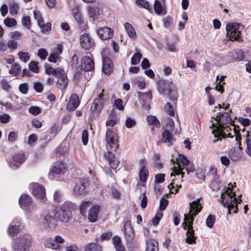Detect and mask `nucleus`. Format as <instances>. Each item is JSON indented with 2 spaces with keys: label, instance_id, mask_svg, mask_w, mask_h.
<instances>
[{
  "label": "nucleus",
  "instance_id": "nucleus-1",
  "mask_svg": "<svg viewBox=\"0 0 251 251\" xmlns=\"http://www.w3.org/2000/svg\"><path fill=\"white\" fill-rule=\"evenodd\" d=\"M214 118L217 123L212 124L210 126V128L216 127V129L212 131L214 137L216 138L213 141V143H215L218 140H221L222 138H225L226 137L233 138L234 135L232 136L231 133H228L226 136V134L224 133V130H231V127L234 126L233 125L234 121L231 118L229 113L227 112H219Z\"/></svg>",
  "mask_w": 251,
  "mask_h": 251
},
{
  "label": "nucleus",
  "instance_id": "nucleus-2",
  "mask_svg": "<svg viewBox=\"0 0 251 251\" xmlns=\"http://www.w3.org/2000/svg\"><path fill=\"white\" fill-rule=\"evenodd\" d=\"M228 187L226 191L221 194V202L223 205L227 208V213L230 214L232 213H236L238 211L237 199L235 198V193L232 192L231 188Z\"/></svg>",
  "mask_w": 251,
  "mask_h": 251
},
{
  "label": "nucleus",
  "instance_id": "nucleus-3",
  "mask_svg": "<svg viewBox=\"0 0 251 251\" xmlns=\"http://www.w3.org/2000/svg\"><path fill=\"white\" fill-rule=\"evenodd\" d=\"M185 217L184 222L183 223V227L184 229L187 228L186 233L187 237L185 239L186 243L189 244H195L196 243V237L194 236V230L193 228V217L189 216L188 219Z\"/></svg>",
  "mask_w": 251,
  "mask_h": 251
},
{
  "label": "nucleus",
  "instance_id": "nucleus-4",
  "mask_svg": "<svg viewBox=\"0 0 251 251\" xmlns=\"http://www.w3.org/2000/svg\"><path fill=\"white\" fill-rule=\"evenodd\" d=\"M207 180L210 181L211 188L213 190L220 189L221 180L217 174V169L214 167H211L207 174Z\"/></svg>",
  "mask_w": 251,
  "mask_h": 251
},
{
  "label": "nucleus",
  "instance_id": "nucleus-5",
  "mask_svg": "<svg viewBox=\"0 0 251 251\" xmlns=\"http://www.w3.org/2000/svg\"><path fill=\"white\" fill-rule=\"evenodd\" d=\"M30 244V240L23 236L14 240L12 247L15 251H28Z\"/></svg>",
  "mask_w": 251,
  "mask_h": 251
},
{
  "label": "nucleus",
  "instance_id": "nucleus-6",
  "mask_svg": "<svg viewBox=\"0 0 251 251\" xmlns=\"http://www.w3.org/2000/svg\"><path fill=\"white\" fill-rule=\"evenodd\" d=\"M56 87L62 91L65 90L67 87L69 79L64 69L58 70V75L56 76Z\"/></svg>",
  "mask_w": 251,
  "mask_h": 251
},
{
  "label": "nucleus",
  "instance_id": "nucleus-7",
  "mask_svg": "<svg viewBox=\"0 0 251 251\" xmlns=\"http://www.w3.org/2000/svg\"><path fill=\"white\" fill-rule=\"evenodd\" d=\"M106 140L110 148L114 151H116L119 149L118 143V136L112 130H108L106 133Z\"/></svg>",
  "mask_w": 251,
  "mask_h": 251
},
{
  "label": "nucleus",
  "instance_id": "nucleus-8",
  "mask_svg": "<svg viewBox=\"0 0 251 251\" xmlns=\"http://www.w3.org/2000/svg\"><path fill=\"white\" fill-rule=\"evenodd\" d=\"M26 157L25 153L23 151L14 153L12 155L13 161L9 163L10 167L14 169H17L25 161Z\"/></svg>",
  "mask_w": 251,
  "mask_h": 251
},
{
  "label": "nucleus",
  "instance_id": "nucleus-9",
  "mask_svg": "<svg viewBox=\"0 0 251 251\" xmlns=\"http://www.w3.org/2000/svg\"><path fill=\"white\" fill-rule=\"evenodd\" d=\"M80 44L81 47L85 50H90L95 46L93 39L88 33H84L79 37Z\"/></svg>",
  "mask_w": 251,
  "mask_h": 251
},
{
  "label": "nucleus",
  "instance_id": "nucleus-10",
  "mask_svg": "<svg viewBox=\"0 0 251 251\" xmlns=\"http://www.w3.org/2000/svg\"><path fill=\"white\" fill-rule=\"evenodd\" d=\"M138 96L140 99L142 107L147 110L150 108V104L152 99V95L151 91L143 93L138 92Z\"/></svg>",
  "mask_w": 251,
  "mask_h": 251
},
{
  "label": "nucleus",
  "instance_id": "nucleus-11",
  "mask_svg": "<svg viewBox=\"0 0 251 251\" xmlns=\"http://www.w3.org/2000/svg\"><path fill=\"white\" fill-rule=\"evenodd\" d=\"M55 218L60 221L68 222L71 218L72 214L68 211L63 209L61 207L56 208L54 212Z\"/></svg>",
  "mask_w": 251,
  "mask_h": 251
},
{
  "label": "nucleus",
  "instance_id": "nucleus-12",
  "mask_svg": "<svg viewBox=\"0 0 251 251\" xmlns=\"http://www.w3.org/2000/svg\"><path fill=\"white\" fill-rule=\"evenodd\" d=\"M88 185L89 182L87 179L79 178L74 188V193L77 195L84 194L87 192L86 188Z\"/></svg>",
  "mask_w": 251,
  "mask_h": 251
},
{
  "label": "nucleus",
  "instance_id": "nucleus-13",
  "mask_svg": "<svg viewBox=\"0 0 251 251\" xmlns=\"http://www.w3.org/2000/svg\"><path fill=\"white\" fill-rule=\"evenodd\" d=\"M173 84L172 79L169 80L161 79L157 82V90L161 95H165L170 89Z\"/></svg>",
  "mask_w": 251,
  "mask_h": 251
},
{
  "label": "nucleus",
  "instance_id": "nucleus-14",
  "mask_svg": "<svg viewBox=\"0 0 251 251\" xmlns=\"http://www.w3.org/2000/svg\"><path fill=\"white\" fill-rule=\"evenodd\" d=\"M21 229V220L20 219L16 218L9 226L7 229V233L9 236H14L20 232Z\"/></svg>",
  "mask_w": 251,
  "mask_h": 251
},
{
  "label": "nucleus",
  "instance_id": "nucleus-15",
  "mask_svg": "<svg viewBox=\"0 0 251 251\" xmlns=\"http://www.w3.org/2000/svg\"><path fill=\"white\" fill-rule=\"evenodd\" d=\"M190 210L188 214H184V217L186 216L188 219V216H191L193 217H195L201 210L202 206L200 203V201L198 199L197 201H193L190 203Z\"/></svg>",
  "mask_w": 251,
  "mask_h": 251
},
{
  "label": "nucleus",
  "instance_id": "nucleus-16",
  "mask_svg": "<svg viewBox=\"0 0 251 251\" xmlns=\"http://www.w3.org/2000/svg\"><path fill=\"white\" fill-rule=\"evenodd\" d=\"M30 188L32 190L33 195L37 198L43 199L45 197V189L40 184L33 183L30 185Z\"/></svg>",
  "mask_w": 251,
  "mask_h": 251
},
{
  "label": "nucleus",
  "instance_id": "nucleus-17",
  "mask_svg": "<svg viewBox=\"0 0 251 251\" xmlns=\"http://www.w3.org/2000/svg\"><path fill=\"white\" fill-rule=\"evenodd\" d=\"M81 66L85 72L93 71L95 68L94 61L91 57L85 56L82 59Z\"/></svg>",
  "mask_w": 251,
  "mask_h": 251
},
{
  "label": "nucleus",
  "instance_id": "nucleus-18",
  "mask_svg": "<svg viewBox=\"0 0 251 251\" xmlns=\"http://www.w3.org/2000/svg\"><path fill=\"white\" fill-rule=\"evenodd\" d=\"M97 33L102 40H107L113 36V30L108 27H100Z\"/></svg>",
  "mask_w": 251,
  "mask_h": 251
},
{
  "label": "nucleus",
  "instance_id": "nucleus-19",
  "mask_svg": "<svg viewBox=\"0 0 251 251\" xmlns=\"http://www.w3.org/2000/svg\"><path fill=\"white\" fill-rule=\"evenodd\" d=\"M79 101L78 97L75 94L72 95L67 104V109L70 111H74L79 105Z\"/></svg>",
  "mask_w": 251,
  "mask_h": 251
},
{
  "label": "nucleus",
  "instance_id": "nucleus-20",
  "mask_svg": "<svg viewBox=\"0 0 251 251\" xmlns=\"http://www.w3.org/2000/svg\"><path fill=\"white\" fill-rule=\"evenodd\" d=\"M105 156L108 160L109 165L113 169H116L119 164V159L111 152L105 153Z\"/></svg>",
  "mask_w": 251,
  "mask_h": 251
},
{
  "label": "nucleus",
  "instance_id": "nucleus-21",
  "mask_svg": "<svg viewBox=\"0 0 251 251\" xmlns=\"http://www.w3.org/2000/svg\"><path fill=\"white\" fill-rule=\"evenodd\" d=\"M66 167L65 164L61 161H57L55 162L51 168L52 173L55 174H62L66 171Z\"/></svg>",
  "mask_w": 251,
  "mask_h": 251
},
{
  "label": "nucleus",
  "instance_id": "nucleus-22",
  "mask_svg": "<svg viewBox=\"0 0 251 251\" xmlns=\"http://www.w3.org/2000/svg\"><path fill=\"white\" fill-rule=\"evenodd\" d=\"M228 154L231 160L237 161L242 157L241 149L240 147L236 148H233L229 150Z\"/></svg>",
  "mask_w": 251,
  "mask_h": 251
},
{
  "label": "nucleus",
  "instance_id": "nucleus-23",
  "mask_svg": "<svg viewBox=\"0 0 251 251\" xmlns=\"http://www.w3.org/2000/svg\"><path fill=\"white\" fill-rule=\"evenodd\" d=\"M103 95L100 93L98 98H96L94 100L93 105L91 106V110L95 111L100 110L102 104L104 103V99L103 98Z\"/></svg>",
  "mask_w": 251,
  "mask_h": 251
},
{
  "label": "nucleus",
  "instance_id": "nucleus-24",
  "mask_svg": "<svg viewBox=\"0 0 251 251\" xmlns=\"http://www.w3.org/2000/svg\"><path fill=\"white\" fill-rule=\"evenodd\" d=\"M113 70V64L111 60L107 57L103 59V72L106 75L110 74Z\"/></svg>",
  "mask_w": 251,
  "mask_h": 251
},
{
  "label": "nucleus",
  "instance_id": "nucleus-25",
  "mask_svg": "<svg viewBox=\"0 0 251 251\" xmlns=\"http://www.w3.org/2000/svg\"><path fill=\"white\" fill-rule=\"evenodd\" d=\"M241 25L239 23H228L226 25V35L229 34H232L234 32H238L241 33V31L240 30V27Z\"/></svg>",
  "mask_w": 251,
  "mask_h": 251
},
{
  "label": "nucleus",
  "instance_id": "nucleus-26",
  "mask_svg": "<svg viewBox=\"0 0 251 251\" xmlns=\"http://www.w3.org/2000/svg\"><path fill=\"white\" fill-rule=\"evenodd\" d=\"M88 14L89 18H92L93 21L98 19L100 15L99 8L96 5H90L88 8Z\"/></svg>",
  "mask_w": 251,
  "mask_h": 251
},
{
  "label": "nucleus",
  "instance_id": "nucleus-27",
  "mask_svg": "<svg viewBox=\"0 0 251 251\" xmlns=\"http://www.w3.org/2000/svg\"><path fill=\"white\" fill-rule=\"evenodd\" d=\"M146 251H158V243L156 241L149 239L146 240Z\"/></svg>",
  "mask_w": 251,
  "mask_h": 251
},
{
  "label": "nucleus",
  "instance_id": "nucleus-28",
  "mask_svg": "<svg viewBox=\"0 0 251 251\" xmlns=\"http://www.w3.org/2000/svg\"><path fill=\"white\" fill-rule=\"evenodd\" d=\"M99 211V206H94L90 209L89 211L88 219L91 222H95L97 220Z\"/></svg>",
  "mask_w": 251,
  "mask_h": 251
},
{
  "label": "nucleus",
  "instance_id": "nucleus-29",
  "mask_svg": "<svg viewBox=\"0 0 251 251\" xmlns=\"http://www.w3.org/2000/svg\"><path fill=\"white\" fill-rule=\"evenodd\" d=\"M154 10L156 14L158 15H166L167 14L166 8L163 6L158 0H155Z\"/></svg>",
  "mask_w": 251,
  "mask_h": 251
},
{
  "label": "nucleus",
  "instance_id": "nucleus-30",
  "mask_svg": "<svg viewBox=\"0 0 251 251\" xmlns=\"http://www.w3.org/2000/svg\"><path fill=\"white\" fill-rule=\"evenodd\" d=\"M44 243L46 248L53 250H58L60 247V245H57L56 242H55L54 239L51 238H46L44 240Z\"/></svg>",
  "mask_w": 251,
  "mask_h": 251
},
{
  "label": "nucleus",
  "instance_id": "nucleus-31",
  "mask_svg": "<svg viewBox=\"0 0 251 251\" xmlns=\"http://www.w3.org/2000/svg\"><path fill=\"white\" fill-rule=\"evenodd\" d=\"M124 232L127 240H131L134 236V232L132 227L127 223L125 225Z\"/></svg>",
  "mask_w": 251,
  "mask_h": 251
},
{
  "label": "nucleus",
  "instance_id": "nucleus-32",
  "mask_svg": "<svg viewBox=\"0 0 251 251\" xmlns=\"http://www.w3.org/2000/svg\"><path fill=\"white\" fill-rule=\"evenodd\" d=\"M45 73L49 75L56 76L58 75V70H62L60 67L56 69L51 67L50 64L47 63L45 65Z\"/></svg>",
  "mask_w": 251,
  "mask_h": 251
},
{
  "label": "nucleus",
  "instance_id": "nucleus-33",
  "mask_svg": "<svg viewBox=\"0 0 251 251\" xmlns=\"http://www.w3.org/2000/svg\"><path fill=\"white\" fill-rule=\"evenodd\" d=\"M176 164L177 165V166L174 167L173 172L171 173V176L181 175V178H183L185 173L183 172L182 171L184 170V167H182L179 164V162H177Z\"/></svg>",
  "mask_w": 251,
  "mask_h": 251
},
{
  "label": "nucleus",
  "instance_id": "nucleus-34",
  "mask_svg": "<svg viewBox=\"0 0 251 251\" xmlns=\"http://www.w3.org/2000/svg\"><path fill=\"white\" fill-rule=\"evenodd\" d=\"M31 198L26 195H23L19 199L20 203L25 206L29 205L31 203Z\"/></svg>",
  "mask_w": 251,
  "mask_h": 251
},
{
  "label": "nucleus",
  "instance_id": "nucleus-35",
  "mask_svg": "<svg viewBox=\"0 0 251 251\" xmlns=\"http://www.w3.org/2000/svg\"><path fill=\"white\" fill-rule=\"evenodd\" d=\"M173 139V135L168 129H166L162 133V138L161 139L162 143H171Z\"/></svg>",
  "mask_w": 251,
  "mask_h": 251
},
{
  "label": "nucleus",
  "instance_id": "nucleus-36",
  "mask_svg": "<svg viewBox=\"0 0 251 251\" xmlns=\"http://www.w3.org/2000/svg\"><path fill=\"white\" fill-rule=\"evenodd\" d=\"M61 207L66 210V211H68V212H70V214H72V211L75 210L76 208V205L75 204L71 201H67L63 203Z\"/></svg>",
  "mask_w": 251,
  "mask_h": 251
},
{
  "label": "nucleus",
  "instance_id": "nucleus-37",
  "mask_svg": "<svg viewBox=\"0 0 251 251\" xmlns=\"http://www.w3.org/2000/svg\"><path fill=\"white\" fill-rule=\"evenodd\" d=\"M125 28L130 38H133L136 36V32L134 28L132 27L131 24L128 23L125 24Z\"/></svg>",
  "mask_w": 251,
  "mask_h": 251
},
{
  "label": "nucleus",
  "instance_id": "nucleus-38",
  "mask_svg": "<svg viewBox=\"0 0 251 251\" xmlns=\"http://www.w3.org/2000/svg\"><path fill=\"white\" fill-rule=\"evenodd\" d=\"M135 3L139 8H144L149 11L151 9L149 3L146 0H136Z\"/></svg>",
  "mask_w": 251,
  "mask_h": 251
},
{
  "label": "nucleus",
  "instance_id": "nucleus-39",
  "mask_svg": "<svg viewBox=\"0 0 251 251\" xmlns=\"http://www.w3.org/2000/svg\"><path fill=\"white\" fill-rule=\"evenodd\" d=\"M166 94L169 96L170 99L173 101H176L177 100L178 94L173 84Z\"/></svg>",
  "mask_w": 251,
  "mask_h": 251
},
{
  "label": "nucleus",
  "instance_id": "nucleus-40",
  "mask_svg": "<svg viewBox=\"0 0 251 251\" xmlns=\"http://www.w3.org/2000/svg\"><path fill=\"white\" fill-rule=\"evenodd\" d=\"M164 26L165 28H172L174 26L173 19L171 17L167 16L162 19Z\"/></svg>",
  "mask_w": 251,
  "mask_h": 251
},
{
  "label": "nucleus",
  "instance_id": "nucleus-41",
  "mask_svg": "<svg viewBox=\"0 0 251 251\" xmlns=\"http://www.w3.org/2000/svg\"><path fill=\"white\" fill-rule=\"evenodd\" d=\"M91 205V203L90 201H82L80 205L79 210L81 214L83 216H85L87 209Z\"/></svg>",
  "mask_w": 251,
  "mask_h": 251
},
{
  "label": "nucleus",
  "instance_id": "nucleus-42",
  "mask_svg": "<svg viewBox=\"0 0 251 251\" xmlns=\"http://www.w3.org/2000/svg\"><path fill=\"white\" fill-rule=\"evenodd\" d=\"M85 251H101V246L95 243L88 244L85 249Z\"/></svg>",
  "mask_w": 251,
  "mask_h": 251
},
{
  "label": "nucleus",
  "instance_id": "nucleus-43",
  "mask_svg": "<svg viewBox=\"0 0 251 251\" xmlns=\"http://www.w3.org/2000/svg\"><path fill=\"white\" fill-rule=\"evenodd\" d=\"M21 67L17 63H14L11 66V69L9 70L10 74L13 75L14 76H17L20 72Z\"/></svg>",
  "mask_w": 251,
  "mask_h": 251
},
{
  "label": "nucleus",
  "instance_id": "nucleus-44",
  "mask_svg": "<svg viewBox=\"0 0 251 251\" xmlns=\"http://www.w3.org/2000/svg\"><path fill=\"white\" fill-rule=\"evenodd\" d=\"M147 120L149 124L154 125L156 127H159L160 126L159 120L155 116H149L147 117Z\"/></svg>",
  "mask_w": 251,
  "mask_h": 251
},
{
  "label": "nucleus",
  "instance_id": "nucleus-45",
  "mask_svg": "<svg viewBox=\"0 0 251 251\" xmlns=\"http://www.w3.org/2000/svg\"><path fill=\"white\" fill-rule=\"evenodd\" d=\"M112 243L115 249L119 248H123L124 246L122 244V240L120 237L114 236L112 238Z\"/></svg>",
  "mask_w": 251,
  "mask_h": 251
},
{
  "label": "nucleus",
  "instance_id": "nucleus-46",
  "mask_svg": "<svg viewBox=\"0 0 251 251\" xmlns=\"http://www.w3.org/2000/svg\"><path fill=\"white\" fill-rule=\"evenodd\" d=\"M241 33H239L237 32L232 33V34H229L226 35L227 36L229 37V39L231 41H237L241 42L243 41V39L241 36Z\"/></svg>",
  "mask_w": 251,
  "mask_h": 251
},
{
  "label": "nucleus",
  "instance_id": "nucleus-47",
  "mask_svg": "<svg viewBox=\"0 0 251 251\" xmlns=\"http://www.w3.org/2000/svg\"><path fill=\"white\" fill-rule=\"evenodd\" d=\"M163 216L162 213H158L154 217H153L150 222L149 224V226L153 225L154 226H156L158 225L159 221L161 218Z\"/></svg>",
  "mask_w": 251,
  "mask_h": 251
},
{
  "label": "nucleus",
  "instance_id": "nucleus-48",
  "mask_svg": "<svg viewBox=\"0 0 251 251\" xmlns=\"http://www.w3.org/2000/svg\"><path fill=\"white\" fill-rule=\"evenodd\" d=\"M74 17L75 19V20L77 22V23L80 25H81V27L83 28V26L85 27L86 26V25L84 23L83 18L82 17V16L81 14L78 12H75L74 14ZM84 29H85V27H84Z\"/></svg>",
  "mask_w": 251,
  "mask_h": 251
},
{
  "label": "nucleus",
  "instance_id": "nucleus-49",
  "mask_svg": "<svg viewBox=\"0 0 251 251\" xmlns=\"http://www.w3.org/2000/svg\"><path fill=\"white\" fill-rule=\"evenodd\" d=\"M148 170L147 169H140L139 172V177L142 182H146L148 177Z\"/></svg>",
  "mask_w": 251,
  "mask_h": 251
},
{
  "label": "nucleus",
  "instance_id": "nucleus-50",
  "mask_svg": "<svg viewBox=\"0 0 251 251\" xmlns=\"http://www.w3.org/2000/svg\"><path fill=\"white\" fill-rule=\"evenodd\" d=\"M33 16L34 19L37 21L38 25H40L41 24H43V23H44L42 15L39 11L34 10Z\"/></svg>",
  "mask_w": 251,
  "mask_h": 251
},
{
  "label": "nucleus",
  "instance_id": "nucleus-51",
  "mask_svg": "<svg viewBox=\"0 0 251 251\" xmlns=\"http://www.w3.org/2000/svg\"><path fill=\"white\" fill-rule=\"evenodd\" d=\"M142 57V55L140 53L137 52L135 53L131 58V64L137 65L139 64Z\"/></svg>",
  "mask_w": 251,
  "mask_h": 251
},
{
  "label": "nucleus",
  "instance_id": "nucleus-52",
  "mask_svg": "<svg viewBox=\"0 0 251 251\" xmlns=\"http://www.w3.org/2000/svg\"><path fill=\"white\" fill-rule=\"evenodd\" d=\"M0 84L2 89L5 91L8 92L11 89V86L9 83L5 78H2L0 80Z\"/></svg>",
  "mask_w": 251,
  "mask_h": 251
},
{
  "label": "nucleus",
  "instance_id": "nucleus-53",
  "mask_svg": "<svg viewBox=\"0 0 251 251\" xmlns=\"http://www.w3.org/2000/svg\"><path fill=\"white\" fill-rule=\"evenodd\" d=\"M54 201L56 203H59L63 200V196L60 191H56L53 196Z\"/></svg>",
  "mask_w": 251,
  "mask_h": 251
},
{
  "label": "nucleus",
  "instance_id": "nucleus-54",
  "mask_svg": "<svg viewBox=\"0 0 251 251\" xmlns=\"http://www.w3.org/2000/svg\"><path fill=\"white\" fill-rule=\"evenodd\" d=\"M215 220L216 218L214 215H210L208 216L206 220V226L209 228H212L215 222Z\"/></svg>",
  "mask_w": 251,
  "mask_h": 251
},
{
  "label": "nucleus",
  "instance_id": "nucleus-55",
  "mask_svg": "<svg viewBox=\"0 0 251 251\" xmlns=\"http://www.w3.org/2000/svg\"><path fill=\"white\" fill-rule=\"evenodd\" d=\"M38 65V63L37 62L31 61L28 65L29 69L35 73H37L39 71Z\"/></svg>",
  "mask_w": 251,
  "mask_h": 251
},
{
  "label": "nucleus",
  "instance_id": "nucleus-56",
  "mask_svg": "<svg viewBox=\"0 0 251 251\" xmlns=\"http://www.w3.org/2000/svg\"><path fill=\"white\" fill-rule=\"evenodd\" d=\"M18 55L20 60L24 62H26L30 59V56L28 52L20 51Z\"/></svg>",
  "mask_w": 251,
  "mask_h": 251
},
{
  "label": "nucleus",
  "instance_id": "nucleus-57",
  "mask_svg": "<svg viewBox=\"0 0 251 251\" xmlns=\"http://www.w3.org/2000/svg\"><path fill=\"white\" fill-rule=\"evenodd\" d=\"M4 25L7 27H12L16 25L17 22L13 18H7L4 20Z\"/></svg>",
  "mask_w": 251,
  "mask_h": 251
},
{
  "label": "nucleus",
  "instance_id": "nucleus-58",
  "mask_svg": "<svg viewBox=\"0 0 251 251\" xmlns=\"http://www.w3.org/2000/svg\"><path fill=\"white\" fill-rule=\"evenodd\" d=\"M7 44V48L11 50V51H13L18 48V42L14 40H9Z\"/></svg>",
  "mask_w": 251,
  "mask_h": 251
},
{
  "label": "nucleus",
  "instance_id": "nucleus-59",
  "mask_svg": "<svg viewBox=\"0 0 251 251\" xmlns=\"http://www.w3.org/2000/svg\"><path fill=\"white\" fill-rule=\"evenodd\" d=\"M22 24L25 26L27 29H30L31 27V21L29 16H25L22 20Z\"/></svg>",
  "mask_w": 251,
  "mask_h": 251
},
{
  "label": "nucleus",
  "instance_id": "nucleus-60",
  "mask_svg": "<svg viewBox=\"0 0 251 251\" xmlns=\"http://www.w3.org/2000/svg\"><path fill=\"white\" fill-rule=\"evenodd\" d=\"M177 160L180 161L184 166H187L189 164V160L187 158L182 154H179Z\"/></svg>",
  "mask_w": 251,
  "mask_h": 251
},
{
  "label": "nucleus",
  "instance_id": "nucleus-61",
  "mask_svg": "<svg viewBox=\"0 0 251 251\" xmlns=\"http://www.w3.org/2000/svg\"><path fill=\"white\" fill-rule=\"evenodd\" d=\"M125 124L126 126L129 128L136 125V121L133 118L127 117L126 120Z\"/></svg>",
  "mask_w": 251,
  "mask_h": 251
},
{
  "label": "nucleus",
  "instance_id": "nucleus-62",
  "mask_svg": "<svg viewBox=\"0 0 251 251\" xmlns=\"http://www.w3.org/2000/svg\"><path fill=\"white\" fill-rule=\"evenodd\" d=\"M51 24L50 23H47L45 24H41L40 25H38L40 26L41 28V30L42 32L45 33L46 31H50L51 29Z\"/></svg>",
  "mask_w": 251,
  "mask_h": 251
},
{
  "label": "nucleus",
  "instance_id": "nucleus-63",
  "mask_svg": "<svg viewBox=\"0 0 251 251\" xmlns=\"http://www.w3.org/2000/svg\"><path fill=\"white\" fill-rule=\"evenodd\" d=\"M41 112L40 108L38 106H32L29 108V112L34 115H37Z\"/></svg>",
  "mask_w": 251,
  "mask_h": 251
},
{
  "label": "nucleus",
  "instance_id": "nucleus-64",
  "mask_svg": "<svg viewBox=\"0 0 251 251\" xmlns=\"http://www.w3.org/2000/svg\"><path fill=\"white\" fill-rule=\"evenodd\" d=\"M19 8V6L17 3H14L9 6L10 13L11 15H14L17 13V10Z\"/></svg>",
  "mask_w": 251,
  "mask_h": 251
}]
</instances>
